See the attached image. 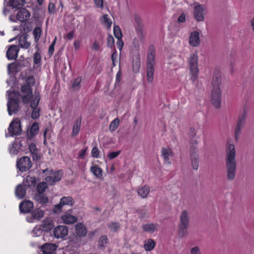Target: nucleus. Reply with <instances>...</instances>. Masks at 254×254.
Instances as JSON below:
<instances>
[{
	"instance_id": "f257e3e1",
	"label": "nucleus",
	"mask_w": 254,
	"mask_h": 254,
	"mask_svg": "<svg viewBox=\"0 0 254 254\" xmlns=\"http://www.w3.org/2000/svg\"><path fill=\"white\" fill-rule=\"evenodd\" d=\"M225 165L226 179L229 181H234L236 177L237 161L235 145L228 142L226 148Z\"/></svg>"
},
{
	"instance_id": "f03ea898",
	"label": "nucleus",
	"mask_w": 254,
	"mask_h": 254,
	"mask_svg": "<svg viewBox=\"0 0 254 254\" xmlns=\"http://www.w3.org/2000/svg\"><path fill=\"white\" fill-rule=\"evenodd\" d=\"M35 83L33 76H29L26 80V84L21 86V98L22 102L24 104L29 103L31 98L34 97L32 94V86Z\"/></svg>"
},
{
	"instance_id": "7ed1b4c3",
	"label": "nucleus",
	"mask_w": 254,
	"mask_h": 254,
	"mask_svg": "<svg viewBox=\"0 0 254 254\" xmlns=\"http://www.w3.org/2000/svg\"><path fill=\"white\" fill-rule=\"evenodd\" d=\"M155 64V52L153 48H150L146 62V79L148 83L154 80V66Z\"/></svg>"
},
{
	"instance_id": "20e7f679",
	"label": "nucleus",
	"mask_w": 254,
	"mask_h": 254,
	"mask_svg": "<svg viewBox=\"0 0 254 254\" xmlns=\"http://www.w3.org/2000/svg\"><path fill=\"white\" fill-rule=\"evenodd\" d=\"M198 58L197 54L193 53L191 54L188 59V66L189 68L190 79L193 81H195L198 77Z\"/></svg>"
},
{
	"instance_id": "39448f33",
	"label": "nucleus",
	"mask_w": 254,
	"mask_h": 254,
	"mask_svg": "<svg viewBox=\"0 0 254 254\" xmlns=\"http://www.w3.org/2000/svg\"><path fill=\"white\" fill-rule=\"evenodd\" d=\"M189 226V213L187 210H183L180 216L179 225V236L181 238L184 237L188 233Z\"/></svg>"
},
{
	"instance_id": "423d86ee",
	"label": "nucleus",
	"mask_w": 254,
	"mask_h": 254,
	"mask_svg": "<svg viewBox=\"0 0 254 254\" xmlns=\"http://www.w3.org/2000/svg\"><path fill=\"white\" fill-rule=\"evenodd\" d=\"M246 118L247 112L244 110L243 112L239 115L237 121V126L235 130V138L236 140H238L239 138L242 129L244 127L246 124Z\"/></svg>"
},
{
	"instance_id": "0eeeda50",
	"label": "nucleus",
	"mask_w": 254,
	"mask_h": 254,
	"mask_svg": "<svg viewBox=\"0 0 254 254\" xmlns=\"http://www.w3.org/2000/svg\"><path fill=\"white\" fill-rule=\"evenodd\" d=\"M40 101V94L39 92H35L34 93V97L31 98L29 103H30L31 108L33 110L32 114L31 117L34 119H37L39 117L40 110L37 108Z\"/></svg>"
},
{
	"instance_id": "6e6552de",
	"label": "nucleus",
	"mask_w": 254,
	"mask_h": 254,
	"mask_svg": "<svg viewBox=\"0 0 254 254\" xmlns=\"http://www.w3.org/2000/svg\"><path fill=\"white\" fill-rule=\"evenodd\" d=\"M74 203L73 198L71 196H64L61 198L60 202L55 205L54 212L59 213L62 211V208L64 205L72 206Z\"/></svg>"
},
{
	"instance_id": "1a4fd4ad",
	"label": "nucleus",
	"mask_w": 254,
	"mask_h": 254,
	"mask_svg": "<svg viewBox=\"0 0 254 254\" xmlns=\"http://www.w3.org/2000/svg\"><path fill=\"white\" fill-rule=\"evenodd\" d=\"M221 89H211L210 94L211 102L216 108L221 106Z\"/></svg>"
},
{
	"instance_id": "9d476101",
	"label": "nucleus",
	"mask_w": 254,
	"mask_h": 254,
	"mask_svg": "<svg viewBox=\"0 0 254 254\" xmlns=\"http://www.w3.org/2000/svg\"><path fill=\"white\" fill-rule=\"evenodd\" d=\"M17 166L20 171L25 172L28 170L32 166L29 157L24 156L21 157L17 162Z\"/></svg>"
},
{
	"instance_id": "9b49d317",
	"label": "nucleus",
	"mask_w": 254,
	"mask_h": 254,
	"mask_svg": "<svg viewBox=\"0 0 254 254\" xmlns=\"http://www.w3.org/2000/svg\"><path fill=\"white\" fill-rule=\"evenodd\" d=\"M8 131L11 135H17L21 133V128L19 120L16 119L9 125Z\"/></svg>"
},
{
	"instance_id": "f8f14e48",
	"label": "nucleus",
	"mask_w": 254,
	"mask_h": 254,
	"mask_svg": "<svg viewBox=\"0 0 254 254\" xmlns=\"http://www.w3.org/2000/svg\"><path fill=\"white\" fill-rule=\"evenodd\" d=\"M19 101L17 99H10L7 103V110L8 114L11 116L16 114L19 110Z\"/></svg>"
},
{
	"instance_id": "ddd939ff",
	"label": "nucleus",
	"mask_w": 254,
	"mask_h": 254,
	"mask_svg": "<svg viewBox=\"0 0 254 254\" xmlns=\"http://www.w3.org/2000/svg\"><path fill=\"white\" fill-rule=\"evenodd\" d=\"M205 6L202 4H197L194 7L193 15L197 21H203L204 19L203 11Z\"/></svg>"
},
{
	"instance_id": "4468645a",
	"label": "nucleus",
	"mask_w": 254,
	"mask_h": 254,
	"mask_svg": "<svg viewBox=\"0 0 254 254\" xmlns=\"http://www.w3.org/2000/svg\"><path fill=\"white\" fill-rule=\"evenodd\" d=\"M62 174L61 171L51 172L49 176L45 178L47 183L53 185L55 182L59 181L62 178Z\"/></svg>"
},
{
	"instance_id": "2eb2a0df",
	"label": "nucleus",
	"mask_w": 254,
	"mask_h": 254,
	"mask_svg": "<svg viewBox=\"0 0 254 254\" xmlns=\"http://www.w3.org/2000/svg\"><path fill=\"white\" fill-rule=\"evenodd\" d=\"M68 232V230L67 227L65 226L61 225L54 229L53 234L56 238H63L67 236Z\"/></svg>"
},
{
	"instance_id": "dca6fc26",
	"label": "nucleus",
	"mask_w": 254,
	"mask_h": 254,
	"mask_svg": "<svg viewBox=\"0 0 254 254\" xmlns=\"http://www.w3.org/2000/svg\"><path fill=\"white\" fill-rule=\"evenodd\" d=\"M200 33L197 31H192L190 33L189 44L193 47L198 46L200 43Z\"/></svg>"
},
{
	"instance_id": "f3484780",
	"label": "nucleus",
	"mask_w": 254,
	"mask_h": 254,
	"mask_svg": "<svg viewBox=\"0 0 254 254\" xmlns=\"http://www.w3.org/2000/svg\"><path fill=\"white\" fill-rule=\"evenodd\" d=\"M221 84V75L219 71L216 70L214 72L212 82L211 89H220V86Z\"/></svg>"
},
{
	"instance_id": "a211bd4d",
	"label": "nucleus",
	"mask_w": 254,
	"mask_h": 254,
	"mask_svg": "<svg viewBox=\"0 0 254 254\" xmlns=\"http://www.w3.org/2000/svg\"><path fill=\"white\" fill-rule=\"evenodd\" d=\"M19 51V47L16 45H11L6 52V57L8 60L16 59Z\"/></svg>"
},
{
	"instance_id": "6ab92c4d",
	"label": "nucleus",
	"mask_w": 254,
	"mask_h": 254,
	"mask_svg": "<svg viewBox=\"0 0 254 254\" xmlns=\"http://www.w3.org/2000/svg\"><path fill=\"white\" fill-rule=\"evenodd\" d=\"M30 17V12L26 8H22L18 11L16 15V19L21 22H25L28 20Z\"/></svg>"
},
{
	"instance_id": "aec40b11",
	"label": "nucleus",
	"mask_w": 254,
	"mask_h": 254,
	"mask_svg": "<svg viewBox=\"0 0 254 254\" xmlns=\"http://www.w3.org/2000/svg\"><path fill=\"white\" fill-rule=\"evenodd\" d=\"M57 248L56 244L46 243L41 246V251L44 254H52Z\"/></svg>"
},
{
	"instance_id": "412c9836",
	"label": "nucleus",
	"mask_w": 254,
	"mask_h": 254,
	"mask_svg": "<svg viewBox=\"0 0 254 254\" xmlns=\"http://www.w3.org/2000/svg\"><path fill=\"white\" fill-rule=\"evenodd\" d=\"M161 155L166 163H171L170 158L173 156V152L170 148H163L161 150Z\"/></svg>"
},
{
	"instance_id": "4be33fe9",
	"label": "nucleus",
	"mask_w": 254,
	"mask_h": 254,
	"mask_svg": "<svg viewBox=\"0 0 254 254\" xmlns=\"http://www.w3.org/2000/svg\"><path fill=\"white\" fill-rule=\"evenodd\" d=\"M33 203L29 200H26L21 203L19 205V208L23 213H28L33 208Z\"/></svg>"
},
{
	"instance_id": "5701e85b",
	"label": "nucleus",
	"mask_w": 254,
	"mask_h": 254,
	"mask_svg": "<svg viewBox=\"0 0 254 254\" xmlns=\"http://www.w3.org/2000/svg\"><path fill=\"white\" fill-rule=\"evenodd\" d=\"M44 215V212L40 209H35L31 213V216L27 217V220L29 222H33L34 220H39Z\"/></svg>"
},
{
	"instance_id": "b1692460",
	"label": "nucleus",
	"mask_w": 254,
	"mask_h": 254,
	"mask_svg": "<svg viewBox=\"0 0 254 254\" xmlns=\"http://www.w3.org/2000/svg\"><path fill=\"white\" fill-rule=\"evenodd\" d=\"M197 129L191 127L190 129L189 136L190 142L191 144H197L198 143L199 137L197 136Z\"/></svg>"
},
{
	"instance_id": "393cba45",
	"label": "nucleus",
	"mask_w": 254,
	"mask_h": 254,
	"mask_svg": "<svg viewBox=\"0 0 254 254\" xmlns=\"http://www.w3.org/2000/svg\"><path fill=\"white\" fill-rule=\"evenodd\" d=\"M39 131V125L37 123H34L31 126L29 130L27 131V137L28 139H31L36 135Z\"/></svg>"
},
{
	"instance_id": "a878e982",
	"label": "nucleus",
	"mask_w": 254,
	"mask_h": 254,
	"mask_svg": "<svg viewBox=\"0 0 254 254\" xmlns=\"http://www.w3.org/2000/svg\"><path fill=\"white\" fill-rule=\"evenodd\" d=\"M26 3V0H9V5L12 8L19 9L22 7Z\"/></svg>"
},
{
	"instance_id": "bb28decb",
	"label": "nucleus",
	"mask_w": 254,
	"mask_h": 254,
	"mask_svg": "<svg viewBox=\"0 0 254 254\" xmlns=\"http://www.w3.org/2000/svg\"><path fill=\"white\" fill-rule=\"evenodd\" d=\"M101 24L106 28L110 29L111 28L112 21L108 14H104L100 18Z\"/></svg>"
},
{
	"instance_id": "cd10ccee",
	"label": "nucleus",
	"mask_w": 254,
	"mask_h": 254,
	"mask_svg": "<svg viewBox=\"0 0 254 254\" xmlns=\"http://www.w3.org/2000/svg\"><path fill=\"white\" fill-rule=\"evenodd\" d=\"M62 220L65 224H70L76 222L77 219L76 217L69 214L66 213L62 216Z\"/></svg>"
},
{
	"instance_id": "c85d7f7f",
	"label": "nucleus",
	"mask_w": 254,
	"mask_h": 254,
	"mask_svg": "<svg viewBox=\"0 0 254 254\" xmlns=\"http://www.w3.org/2000/svg\"><path fill=\"white\" fill-rule=\"evenodd\" d=\"M75 231L76 235L79 237H83L85 236L87 233L86 228L81 223H78L76 225Z\"/></svg>"
},
{
	"instance_id": "c756f323",
	"label": "nucleus",
	"mask_w": 254,
	"mask_h": 254,
	"mask_svg": "<svg viewBox=\"0 0 254 254\" xmlns=\"http://www.w3.org/2000/svg\"><path fill=\"white\" fill-rule=\"evenodd\" d=\"M81 126V119L78 118L74 123L72 130L71 132V136L74 137L77 135L80 129Z\"/></svg>"
},
{
	"instance_id": "7c9ffc66",
	"label": "nucleus",
	"mask_w": 254,
	"mask_h": 254,
	"mask_svg": "<svg viewBox=\"0 0 254 254\" xmlns=\"http://www.w3.org/2000/svg\"><path fill=\"white\" fill-rule=\"evenodd\" d=\"M36 185L35 178L27 176L23 182V185L25 187L32 188L34 187Z\"/></svg>"
},
{
	"instance_id": "2f4dec72",
	"label": "nucleus",
	"mask_w": 254,
	"mask_h": 254,
	"mask_svg": "<svg viewBox=\"0 0 254 254\" xmlns=\"http://www.w3.org/2000/svg\"><path fill=\"white\" fill-rule=\"evenodd\" d=\"M27 36L22 35L19 39V45L21 48L27 49L30 46V43L27 41Z\"/></svg>"
},
{
	"instance_id": "473e14b6",
	"label": "nucleus",
	"mask_w": 254,
	"mask_h": 254,
	"mask_svg": "<svg viewBox=\"0 0 254 254\" xmlns=\"http://www.w3.org/2000/svg\"><path fill=\"white\" fill-rule=\"evenodd\" d=\"M91 173L97 178L101 179L102 178V170L97 165L92 166L90 169Z\"/></svg>"
},
{
	"instance_id": "72a5a7b5",
	"label": "nucleus",
	"mask_w": 254,
	"mask_h": 254,
	"mask_svg": "<svg viewBox=\"0 0 254 254\" xmlns=\"http://www.w3.org/2000/svg\"><path fill=\"white\" fill-rule=\"evenodd\" d=\"M157 227L158 226L156 224L148 223L143 225L142 227L144 231L152 233L156 230Z\"/></svg>"
},
{
	"instance_id": "f704fd0d",
	"label": "nucleus",
	"mask_w": 254,
	"mask_h": 254,
	"mask_svg": "<svg viewBox=\"0 0 254 254\" xmlns=\"http://www.w3.org/2000/svg\"><path fill=\"white\" fill-rule=\"evenodd\" d=\"M34 199L36 201L41 204L47 203L49 201L48 197L41 193H37L35 194Z\"/></svg>"
},
{
	"instance_id": "c9c22d12",
	"label": "nucleus",
	"mask_w": 254,
	"mask_h": 254,
	"mask_svg": "<svg viewBox=\"0 0 254 254\" xmlns=\"http://www.w3.org/2000/svg\"><path fill=\"white\" fill-rule=\"evenodd\" d=\"M25 187L22 185H19L15 190L16 195L20 198H23L26 194Z\"/></svg>"
},
{
	"instance_id": "e433bc0d",
	"label": "nucleus",
	"mask_w": 254,
	"mask_h": 254,
	"mask_svg": "<svg viewBox=\"0 0 254 254\" xmlns=\"http://www.w3.org/2000/svg\"><path fill=\"white\" fill-rule=\"evenodd\" d=\"M155 246V242L152 239H148L145 241L144 248L146 251L152 250Z\"/></svg>"
},
{
	"instance_id": "4c0bfd02",
	"label": "nucleus",
	"mask_w": 254,
	"mask_h": 254,
	"mask_svg": "<svg viewBox=\"0 0 254 254\" xmlns=\"http://www.w3.org/2000/svg\"><path fill=\"white\" fill-rule=\"evenodd\" d=\"M149 192V188L146 186L139 188L137 190L138 194L142 198H145L148 195Z\"/></svg>"
},
{
	"instance_id": "58836bf2",
	"label": "nucleus",
	"mask_w": 254,
	"mask_h": 254,
	"mask_svg": "<svg viewBox=\"0 0 254 254\" xmlns=\"http://www.w3.org/2000/svg\"><path fill=\"white\" fill-rule=\"evenodd\" d=\"M140 59L138 57L134 59L132 63V69L134 72L137 73L140 69Z\"/></svg>"
},
{
	"instance_id": "ea45409f",
	"label": "nucleus",
	"mask_w": 254,
	"mask_h": 254,
	"mask_svg": "<svg viewBox=\"0 0 254 254\" xmlns=\"http://www.w3.org/2000/svg\"><path fill=\"white\" fill-rule=\"evenodd\" d=\"M190 148V157H199L197 144H191Z\"/></svg>"
},
{
	"instance_id": "a19ab883",
	"label": "nucleus",
	"mask_w": 254,
	"mask_h": 254,
	"mask_svg": "<svg viewBox=\"0 0 254 254\" xmlns=\"http://www.w3.org/2000/svg\"><path fill=\"white\" fill-rule=\"evenodd\" d=\"M191 166L194 170H197L199 166V157H190Z\"/></svg>"
},
{
	"instance_id": "79ce46f5",
	"label": "nucleus",
	"mask_w": 254,
	"mask_h": 254,
	"mask_svg": "<svg viewBox=\"0 0 254 254\" xmlns=\"http://www.w3.org/2000/svg\"><path fill=\"white\" fill-rule=\"evenodd\" d=\"M119 124V120L118 118L115 119L110 124L109 126V129L111 131H113L115 130Z\"/></svg>"
},
{
	"instance_id": "37998d69",
	"label": "nucleus",
	"mask_w": 254,
	"mask_h": 254,
	"mask_svg": "<svg viewBox=\"0 0 254 254\" xmlns=\"http://www.w3.org/2000/svg\"><path fill=\"white\" fill-rule=\"evenodd\" d=\"M114 33L117 39H120L122 37L121 29L118 26H115L114 27Z\"/></svg>"
},
{
	"instance_id": "c03bdc74",
	"label": "nucleus",
	"mask_w": 254,
	"mask_h": 254,
	"mask_svg": "<svg viewBox=\"0 0 254 254\" xmlns=\"http://www.w3.org/2000/svg\"><path fill=\"white\" fill-rule=\"evenodd\" d=\"M47 187V184L45 182L40 183L37 186V193H43Z\"/></svg>"
},
{
	"instance_id": "a18cd8bd",
	"label": "nucleus",
	"mask_w": 254,
	"mask_h": 254,
	"mask_svg": "<svg viewBox=\"0 0 254 254\" xmlns=\"http://www.w3.org/2000/svg\"><path fill=\"white\" fill-rule=\"evenodd\" d=\"M32 233L34 236L38 237L42 234L43 230L40 226H36L33 229Z\"/></svg>"
},
{
	"instance_id": "49530a36",
	"label": "nucleus",
	"mask_w": 254,
	"mask_h": 254,
	"mask_svg": "<svg viewBox=\"0 0 254 254\" xmlns=\"http://www.w3.org/2000/svg\"><path fill=\"white\" fill-rule=\"evenodd\" d=\"M190 254H202L200 248L198 246L191 247L190 249Z\"/></svg>"
},
{
	"instance_id": "de8ad7c7",
	"label": "nucleus",
	"mask_w": 254,
	"mask_h": 254,
	"mask_svg": "<svg viewBox=\"0 0 254 254\" xmlns=\"http://www.w3.org/2000/svg\"><path fill=\"white\" fill-rule=\"evenodd\" d=\"M108 239L106 236L103 235L100 238L99 246L100 248H104L105 245L107 243Z\"/></svg>"
},
{
	"instance_id": "09e8293b",
	"label": "nucleus",
	"mask_w": 254,
	"mask_h": 254,
	"mask_svg": "<svg viewBox=\"0 0 254 254\" xmlns=\"http://www.w3.org/2000/svg\"><path fill=\"white\" fill-rule=\"evenodd\" d=\"M81 81V78L80 77H78L74 80V82L72 84V87L74 89H78L80 88V84Z\"/></svg>"
},
{
	"instance_id": "8fccbe9b",
	"label": "nucleus",
	"mask_w": 254,
	"mask_h": 254,
	"mask_svg": "<svg viewBox=\"0 0 254 254\" xmlns=\"http://www.w3.org/2000/svg\"><path fill=\"white\" fill-rule=\"evenodd\" d=\"M109 227L112 232H116L120 228V225L118 223L113 222L110 224Z\"/></svg>"
},
{
	"instance_id": "3c124183",
	"label": "nucleus",
	"mask_w": 254,
	"mask_h": 254,
	"mask_svg": "<svg viewBox=\"0 0 254 254\" xmlns=\"http://www.w3.org/2000/svg\"><path fill=\"white\" fill-rule=\"evenodd\" d=\"M41 33V29L39 27L35 28L33 30V34L36 40H39Z\"/></svg>"
},
{
	"instance_id": "603ef678",
	"label": "nucleus",
	"mask_w": 254,
	"mask_h": 254,
	"mask_svg": "<svg viewBox=\"0 0 254 254\" xmlns=\"http://www.w3.org/2000/svg\"><path fill=\"white\" fill-rule=\"evenodd\" d=\"M100 151L97 147H94L91 151L92 156L94 158H99Z\"/></svg>"
},
{
	"instance_id": "864d4df0",
	"label": "nucleus",
	"mask_w": 254,
	"mask_h": 254,
	"mask_svg": "<svg viewBox=\"0 0 254 254\" xmlns=\"http://www.w3.org/2000/svg\"><path fill=\"white\" fill-rule=\"evenodd\" d=\"M121 152V151L120 150L110 152L108 154V157L110 160L113 159L118 157L120 154Z\"/></svg>"
},
{
	"instance_id": "5fc2aeb1",
	"label": "nucleus",
	"mask_w": 254,
	"mask_h": 254,
	"mask_svg": "<svg viewBox=\"0 0 254 254\" xmlns=\"http://www.w3.org/2000/svg\"><path fill=\"white\" fill-rule=\"evenodd\" d=\"M48 11L50 13H54L56 12V6L53 2H50L48 5Z\"/></svg>"
},
{
	"instance_id": "6e6d98bb",
	"label": "nucleus",
	"mask_w": 254,
	"mask_h": 254,
	"mask_svg": "<svg viewBox=\"0 0 254 254\" xmlns=\"http://www.w3.org/2000/svg\"><path fill=\"white\" fill-rule=\"evenodd\" d=\"M41 60V58L40 54L38 52H36L34 54V63L35 64H38L40 62Z\"/></svg>"
},
{
	"instance_id": "4d7b16f0",
	"label": "nucleus",
	"mask_w": 254,
	"mask_h": 254,
	"mask_svg": "<svg viewBox=\"0 0 254 254\" xmlns=\"http://www.w3.org/2000/svg\"><path fill=\"white\" fill-rule=\"evenodd\" d=\"M56 38L55 39L54 41L53 42L52 44L50 45L49 49V55L50 56H51L53 55L54 51V47L56 43Z\"/></svg>"
},
{
	"instance_id": "13d9d810",
	"label": "nucleus",
	"mask_w": 254,
	"mask_h": 254,
	"mask_svg": "<svg viewBox=\"0 0 254 254\" xmlns=\"http://www.w3.org/2000/svg\"><path fill=\"white\" fill-rule=\"evenodd\" d=\"M43 228L50 229L52 227V224L49 221H44L42 224Z\"/></svg>"
},
{
	"instance_id": "bf43d9fd",
	"label": "nucleus",
	"mask_w": 254,
	"mask_h": 254,
	"mask_svg": "<svg viewBox=\"0 0 254 254\" xmlns=\"http://www.w3.org/2000/svg\"><path fill=\"white\" fill-rule=\"evenodd\" d=\"M29 149L31 154H34L35 152H37V148L34 144H30L29 145Z\"/></svg>"
},
{
	"instance_id": "052dcab7",
	"label": "nucleus",
	"mask_w": 254,
	"mask_h": 254,
	"mask_svg": "<svg viewBox=\"0 0 254 254\" xmlns=\"http://www.w3.org/2000/svg\"><path fill=\"white\" fill-rule=\"evenodd\" d=\"M114 43V39L111 35H109L107 38V44L108 46L112 47Z\"/></svg>"
},
{
	"instance_id": "680f3d73",
	"label": "nucleus",
	"mask_w": 254,
	"mask_h": 254,
	"mask_svg": "<svg viewBox=\"0 0 254 254\" xmlns=\"http://www.w3.org/2000/svg\"><path fill=\"white\" fill-rule=\"evenodd\" d=\"M140 39H138L137 38H134L133 40V45L134 47L138 49L139 48V45L140 43Z\"/></svg>"
},
{
	"instance_id": "e2e57ef3",
	"label": "nucleus",
	"mask_w": 254,
	"mask_h": 254,
	"mask_svg": "<svg viewBox=\"0 0 254 254\" xmlns=\"http://www.w3.org/2000/svg\"><path fill=\"white\" fill-rule=\"evenodd\" d=\"M86 151H87V148H85L83 150H81L79 153L78 157L80 158L84 159L85 156Z\"/></svg>"
},
{
	"instance_id": "0e129e2a",
	"label": "nucleus",
	"mask_w": 254,
	"mask_h": 254,
	"mask_svg": "<svg viewBox=\"0 0 254 254\" xmlns=\"http://www.w3.org/2000/svg\"><path fill=\"white\" fill-rule=\"evenodd\" d=\"M100 47V44L97 41H94V42L93 44L92 48L93 50L97 51L99 50Z\"/></svg>"
},
{
	"instance_id": "69168bd1",
	"label": "nucleus",
	"mask_w": 254,
	"mask_h": 254,
	"mask_svg": "<svg viewBox=\"0 0 254 254\" xmlns=\"http://www.w3.org/2000/svg\"><path fill=\"white\" fill-rule=\"evenodd\" d=\"M96 6L99 8H102L103 6V0H94Z\"/></svg>"
},
{
	"instance_id": "338daca9",
	"label": "nucleus",
	"mask_w": 254,
	"mask_h": 254,
	"mask_svg": "<svg viewBox=\"0 0 254 254\" xmlns=\"http://www.w3.org/2000/svg\"><path fill=\"white\" fill-rule=\"evenodd\" d=\"M117 44L118 48L120 50H122V48L123 47V45H124V43L122 41L121 39H118V41H117Z\"/></svg>"
},
{
	"instance_id": "774afa93",
	"label": "nucleus",
	"mask_w": 254,
	"mask_h": 254,
	"mask_svg": "<svg viewBox=\"0 0 254 254\" xmlns=\"http://www.w3.org/2000/svg\"><path fill=\"white\" fill-rule=\"evenodd\" d=\"M186 20V16L184 13L181 14V15L179 16L178 19V21L179 22H184Z\"/></svg>"
}]
</instances>
